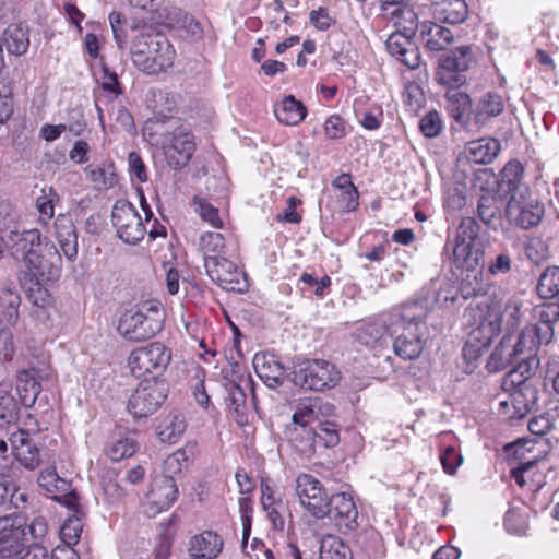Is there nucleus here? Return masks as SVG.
Returning <instances> with one entry per match:
<instances>
[{
	"mask_svg": "<svg viewBox=\"0 0 559 559\" xmlns=\"http://www.w3.org/2000/svg\"><path fill=\"white\" fill-rule=\"evenodd\" d=\"M19 406L14 397L5 390H0V427L15 423Z\"/></svg>",
	"mask_w": 559,
	"mask_h": 559,
	"instance_id": "603ef678",
	"label": "nucleus"
},
{
	"mask_svg": "<svg viewBox=\"0 0 559 559\" xmlns=\"http://www.w3.org/2000/svg\"><path fill=\"white\" fill-rule=\"evenodd\" d=\"M324 133L331 140L342 139L346 134V124L338 115L330 116L324 122Z\"/></svg>",
	"mask_w": 559,
	"mask_h": 559,
	"instance_id": "0e129e2a",
	"label": "nucleus"
},
{
	"mask_svg": "<svg viewBox=\"0 0 559 559\" xmlns=\"http://www.w3.org/2000/svg\"><path fill=\"white\" fill-rule=\"evenodd\" d=\"M178 497V488L173 476L163 475L156 477L147 493L146 514L155 516L156 514L167 510L176 501Z\"/></svg>",
	"mask_w": 559,
	"mask_h": 559,
	"instance_id": "a211bd4d",
	"label": "nucleus"
},
{
	"mask_svg": "<svg viewBox=\"0 0 559 559\" xmlns=\"http://www.w3.org/2000/svg\"><path fill=\"white\" fill-rule=\"evenodd\" d=\"M165 312L156 301L142 302L136 310L126 311L118 321L117 330L126 340L141 342L162 331Z\"/></svg>",
	"mask_w": 559,
	"mask_h": 559,
	"instance_id": "39448f33",
	"label": "nucleus"
},
{
	"mask_svg": "<svg viewBox=\"0 0 559 559\" xmlns=\"http://www.w3.org/2000/svg\"><path fill=\"white\" fill-rule=\"evenodd\" d=\"M223 540L212 531H204L190 539L189 554L192 559H214L222 551Z\"/></svg>",
	"mask_w": 559,
	"mask_h": 559,
	"instance_id": "cd10ccee",
	"label": "nucleus"
},
{
	"mask_svg": "<svg viewBox=\"0 0 559 559\" xmlns=\"http://www.w3.org/2000/svg\"><path fill=\"white\" fill-rule=\"evenodd\" d=\"M334 407L330 403H324L319 399L309 400L300 403L292 416V421L287 426L314 427L319 421V414H331Z\"/></svg>",
	"mask_w": 559,
	"mask_h": 559,
	"instance_id": "bb28decb",
	"label": "nucleus"
},
{
	"mask_svg": "<svg viewBox=\"0 0 559 559\" xmlns=\"http://www.w3.org/2000/svg\"><path fill=\"white\" fill-rule=\"evenodd\" d=\"M542 298H554L559 295V267H547L539 277L537 285Z\"/></svg>",
	"mask_w": 559,
	"mask_h": 559,
	"instance_id": "49530a36",
	"label": "nucleus"
},
{
	"mask_svg": "<svg viewBox=\"0 0 559 559\" xmlns=\"http://www.w3.org/2000/svg\"><path fill=\"white\" fill-rule=\"evenodd\" d=\"M38 484L47 492L52 495L53 500L71 487V484L67 479L61 478L52 467H48L40 472L38 476Z\"/></svg>",
	"mask_w": 559,
	"mask_h": 559,
	"instance_id": "37998d69",
	"label": "nucleus"
},
{
	"mask_svg": "<svg viewBox=\"0 0 559 559\" xmlns=\"http://www.w3.org/2000/svg\"><path fill=\"white\" fill-rule=\"evenodd\" d=\"M111 222L118 237L126 243L135 245L146 234L138 210L127 200L116 201L111 211Z\"/></svg>",
	"mask_w": 559,
	"mask_h": 559,
	"instance_id": "f8f14e48",
	"label": "nucleus"
},
{
	"mask_svg": "<svg viewBox=\"0 0 559 559\" xmlns=\"http://www.w3.org/2000/svg\"><path fill=\"white\" fill-rule=\"evenodd\" d=\"M58 194L50 188L48 193L43 190V195L36 199V207L39 212V223L47 225L55 215V203Z\"/></svg>",
	"mask_w": 559,
	"mask_h": 559,
	"instance_id": "5fc2aeb1",
	"label": "nucleus"
},
{
	"mask_svg": "<svg viewBox=\"0 0 559 559\" xmlns=\"http://www.w3.org/2000/svg\"><path fill=\"white\" fill-rule=\"evenodd\" d=\"M516 367L509 371L504 385L510 382L512 385H528L526 381L534 374L539 366L537 355L521 357Z\"/></svg>",
	"mask_w": 559,
	"mask_h": 559,
	"instance_id": "4c0bfd02",
	"label": "nucleus"
},
{
	"mask_svg": "<svg viewBox=\"0 0 559 559\" xmlns=\"http://www.w3.org/2000/svg\"><path fill=\"white\" fill-rule=\"evenodd\" d=\"M420 314V304L409 302L393 308L379 320L367 324L361 331L360 338L367 345L383 346L394 337V332H400L401 320H414Z\"/></svg>",
	"mask_w": 559,
	"mask_h": 559,
	"instance_id": "0eeeda50",
	"label": "nucleus"
},
{
	"mask_svg": "<svg viewBox=\"0 0 559 559\" xmlns=\"http://www.w3.org/2000/svg\"><path fill=\"white\" fill-rule=\"evenodd\" d=\"M200 250L203 255L204 266L210 264V261L226 255L225 238L219 233L207 231L200 237Z\"/></svg>",
	"mask_w": 559,
	"mask_h": 559,
	"instance_id": "c9c22d12",
	"label": "nucleus"
},
{
	"mask_svg": "<svg viewBox=\"0 0 559 559\" xmlns=\"http://www.w3.org/2000/svg\"><path fill=\"white\" fill-rule=\"evenodd\" d=\"M83 518L71 514L60 527V538L63 544L76 545L83 531Z\"/></svg>",
	"mask_w": 559,
	"mask_h": 559,
	"instance_id": "de8ad7c7",
	"label": "nucleus"
},
{
	"mask_svg": "<svg viewBox=\"0 0 559 559\" xmlns=\"http://www.w3.org/2000/svg\"><path fill=\"white\" fill-rule=\"evenodd\" d=\"M504 109L502 97L493 92L484 94L475 108V120L478 124L487 123L491 118L499 116Z\"/></svg>",
	"mask_w": 559,
	"mask_h": 559,
	"instance_id": "f704fd0d",
	"label": "nucleus"
},
{
	"mask_svg": "<svg viewBox=\"0 0 559 559\" xmlns=\"http://www.w3.org/2000/svg\"><path fill=\"white\" fill-rule=\"evenodd\" d=\"M445 473L453 475L462 464L463 457L454 447H447L440 456Z\"/></svg>",
	"mask_w": 559,
	"mask_h": 559,
	"instance_id": "69168bd1",
	"label": "nucleus"
},
{
	"mask_svg": "<svg viewBox=\"0 0 559 559\" xmlns=\"http://www.w3.org/2000/svg\"><path fill=\"white\" fill-rule=\"evenodd\" d=\"M48 532V524L45 518L36 516L29 525L26 524V533L28 536V547L41 543Z\"/></svg>",
	"mask_w": 559,
	"mask_h": 559,
	"instance_id": "bf43d9fd",
	"label": "nucleus"
},
{
	"mask_svg": "<svg viewBox=\"0 0 559 559\" xmlns=\"http://www.w3.org/2000/svg\"><path fill=\"white\" fill-rule=\"evenodd\" d=\"M194 211L200 215L202 221L206 222L214 228H222L224 223L219 216L218 209L209 203L201 197H194L192 200Z\"/></svg>",
	"mask_w": 559,
	"mask_h": 559,
	"instance_id": "09e8293b",
	"label": "nucleus"
},
{
	"mask_svg": "<svg viewBox=\"0 0 559 559\" xmlns=\"http://www.w3.org/2000/svg\"><path fill=\"white\" fill-rule=\"evenodd\" d=\"M238 506L242 522V546L246 547L251 530V499L249 497L242 496L238 500Z\"/></svg>",
	"mask_w": 559,
	"mask_h": 559,
	"instance_id": "052dcab7",
	"label": "nucleus"
},
{
	"mask_svg": "<svg viewBox=\"0 0 559 559\" xmlns=\"http://www.w3.org/2000/svg\"><path fill=\"white\" fill-rule=\"evenodd\" d=\"M21 296L13 285L0 289V325H17Z\"/></svg>",
	"mask_w": 559,
	"mask_h": 559,
	"instance_id": "2f4dec72",
	"label": "nucleus"
},
{
	"mask_svg": "<svg viewBox=\"0 0 559 559\" xmlns=\"http://www.w3.org/2000/svg\"><path fill=\"white\" fill-rule=\"evenodd\" d=\"M401 0H382L381 9L383 11H390L392 19L395 21V24L400 23V19L403 17L405 21H408L413 24L416 20V14L413 10L404 8L400 4Z\"/></svg>",
	"mask_w": 559,
	"mask_h": 559,
	"instance_id": "6e6d98bb",
	"label": "nucleus"
},
{
	"mask_svg": "<svg viewBox=\"0 0 559 559\" xmlns=\"http://www.w3.org/2000/svg\"><path fill=\"white\" fill-rule=\"evenodd\" d=\"M7 242L13 259L23 263L37 281H56L60 277L61 254L53 242L41 240L38 229L11 230Z\"/></svg>",
	"mask_w": 559,
	"mask_h": 559,
	"instance_id": "f03ea898",
	"label": "nucleus"
},
{
	"mask_svg": "<svg viewBox=\"0 0 559 559\" xmlns=\"http://www.w3.org/2000/svg\"><path fill=\"white\" fill-rule=\"evenodd\" d=\"M424 46L430 51H441L454 41V36L448 27L425 21L416 25Z\"/></svg>",
	"mask_w": 559,
	"mask_h": 559,
	"instance_id": "a878e982",
	"label": "nucleus"
},
{
	"mask_svg": "<svg viewBox=\"0 0 559 559\" xmlns=\"http://www.w3.org/2000/svg\"><path fill=\"white\" fill-rule=\"evenodd\" d=\"M204 267L210 278L222 288L226 290H241L239 284L243 278V273L226 255L216 259V261H210V264Z\"/></svg>",
	"mask_w": 559,
	"mask_h": 559,
	"instance_id": "6ab92c4d",
	"label": "nucleus"
},
{
	"mask_svg": "<svg viewBox=\"0 0 559 559\" xmlns=\"http://www.w3.org/2000/svg\"><path fill=\"white\" fill-rule=\"evenodd\" d=\"M187 461L185 451H176L164 461L165 475L171 476L181 472L182 463Z\"/></svg>",
	"mask_w": 559,
	"mask_h": 559,
	"instance_id": "774afa93",
	"label": "nucleus"
},
{
	"mask_svg": "<svg viewBox=\"0 0 559 559\" xmlns=\"http://www.w3.org/2000/svg\"><path fill=\"white\" fill-rule=\"evenodd\" d=\"M166 396L164 382L145 378L130 396L128 409L134 417H147L160 407Z\"/></svg>",
	"mask_w": 559,
	"mask_h": 559,
	"instance_id": "ddd939ff",
	"label": "nucleus"
},
{
	"mask_svg": "<svg viewBox=\"0 0 559 559\" xmlns=\"http://www.w3.org/2000/svg\"><path fill=\"white\" fill-rule=\"evenodd\" d=\"M469 312L475 319L477 330L484 337L485 345H488L501 332L503 316L507 329L510 331L519 326L523 317L522 304L518 300H510L504 307L503 314L500 307L487 304L469 308Z\"/></svg>",
	"mask_w": 559,
	"mask_h": 559,
	"instance_id": "423d86ee",
	"label": "nucleus"
},
{
	"mask_svg": "<svg viewBox=\"0 0 559 559\" xmlns=\"http://www.w3.org/2000/svg\"><path fill=\"white\" fill-rule=\"evenodd\" d=\"M46 377H48L46 369L35 367L23 369L17 373L16 391L23 406L32 407L35 404L41 391L39 380Z\"/></svg>",
	"mask_w": 559,
	"mask_h": 559,
	"instance_id": "4be33fe9",
	"label": "nucleus"
},
{
	"mask_svg": "<svg viewBox=\"0 0 559 559\" xmlns=\"http://www.w3.org/2000/svg\"><path fill=\"white\" fill-rule=\"evenodd\" d=\"M501 203L492 194H485L478 201V215L484 224L497 229L501 224L500 215Z\"/></svg>",
	"mask_w": 559,
	"mask_h": 559,
	"instance_id": "a19ab883",
	"label": "nucleus"
},
{
	"mask_svg": "<svg viewBox=\"0 0 559 559\" xmlns=\"http://www.w3.org/2000/svg\"><path fill=\"white\" fill-rule=\"evenodd\" d=\"M523 166L516 160H511L501 169L497 193L500 198L522 197L528 193V187L522 181Z\"/></svg>",
	"mask_w": 559,
	"mask_h": 559,
	"instance_id": "aec40b11",
	"label": "nucleus"
},
{
	"mask_svg": "<svg viewBox=\"0 0 559 559\" xmlns=\"http://www.w3.org/2000/svg\"><path fill=\"white\" fill-rule=\"evenodd\" d=\"M320 559H353L349 547L336 535L328 534L320 542Z\"/></svg>",
	"mask_w": 559,
	"mask_h": 559,
	"instance_id": "79ce46f5",
	"label": "nucleus"
},
{
	"mask_svg": "<svg viewBox=\"0 0 559 559\" xmlns=\"http://www.w3.org/2000/svg\"><path fill=\"white\" fill-rule=\"evenodd\" d=\"M253 368L258 377L270 388H277L284 381V367L272 354L258 353L253 357Z\"/></svg>",
	"mask_w": 559,
	"mask_h": 559,
	"instance_id": "b1692460",
	"label": "nucleus"
},
{
	"mask_svg": "<svg viewBox=\"0 0 559 559\" xmlns=\"http://www.w3.org/2000/svg\"><path fill=\"white\" fill-rule=\"evenodd\" d=\"M512 345L516 349V359L521 357L536 355L538 346L536 331L532 326H526L516 337L512 336Z\"/></svg>",
	"mask_w": 559,
	"mask_h": 559,
	"instance_id": "a18cd8bd",
	"label": "nucleus"
},
{
	"mask_svg": "<svg viewBox=\"0 0 559 559\" xmlns=\"http://www.w3.org/2000/svg\"><path fill=\"white\" fill-rule=\"evenodd\" d=\"M506 216L510 223L528 229L539 224L544 216V207L531 198L530 192L522 197H511L506 204Z\"/></svg>",
	"mask_w": 559,
	"mask_h": 559,
	"instance_id": "2eb2a0df",
	"label": "nucleus"
},
{
	"mask_svg": "<svg viewBox=\"0 0 559 559\" xmlns=\"http://www.w3.org/2000/svg\"><path fill=\"white\" fill-rule=\"evenodd\" d=\"M515 361H518L516 349H514V346L512 345V335L508 334L503 336L490 354L486 368L489 372H498Z\"/></svg>",
	"mask_w": 559,
	"mask_h": 559,
	"instance_id": "473e14b6",
	"label": "nucleus"
},
{
	"mask_svg": "<svg viewBox=\"0 0 559 559\" xmlns=\"http://www.w3.org/2000/svg\"><path fill=\"white\" fill-rule=\"evenodd\" d=\"M28 552V536L23 516H0V559H22Z\"/></svg>",
	"mask_w": 559,
	"mask_h": 559,
	"instance_id": "9d476101",
	"label": "nucleus"
},
{
	"mask_svg": "<svg viewBox=\"0 0 559 559\" xmlns=\"http://www.w3.org/2000/svg\"><path fill=\"white\" fill-rule=\"evenodd\" d=\"M425 309L420 305V314L414 320H401L400 332H394L392 347L396 356L403 360L417 359L424 349L423 330Z\"/></svg>",
	"mask_w": 559,
	"mask_h": 559,
	"instance_id": "9b49d317",
	"label": "nucleus"
},
{
	"mask_svg": "<svg viewBox=\"0 0 559 559\" xmlns=\"http://www.w3.org/2000/svg\"><path fill=\"white\" fill-rule=\"evenodd\" d=\"M316 445L323 448L335 447L340 442V435L336 425L331 421H318L314 426Z\"/></svg>",
	"mask_w": 559,
	"mask_h": 559,
	"instance_id": "8fccbe9b",
	"label": "nucleus"
},
{
	"mask_svg": "<svg viewBox=\"0 0 559 559\" xmlns=\"http://www.w3.org/2000/svg\"><path fill=\"white\" fill-rule=\"evenodd\" d=\"M29 302L40 309H47L52 305V298L49 292L37 281L27 292Z\"/></svg>",
	"mask_w": 559,
	"mask_h": 559,
	"instance_id": "e2e57ef3",
	"label": "nucleus"
},
{
	"mask_svg": "<svg viewBox=\"0 0 559 559\" xmlns=\"http://www.w3.org/2000/svg\"><path fill=\"white\" fill-rule=\"evenodd\" d=\"M274 114L281 123L296 126L305 119L307 109L301 102L289 95L275 105Z\"/></svg>",
	"mask_w": 559,
	"mask_h": 559,
	"instance_id": "72a5a7b5",
	"label": "nucleus"
},
{
	"mask_svg": "<svg viewBox=\"0 0 559 559\" xmlns=\"http://www.w3.org/2000/svg\"><path fill=\"white\" fill-rule=\"evenodd\" d=\"M0 44L13 56H23L29 48V31L22 23H12L3 31Z\"/></svg>",
	"mask_w": 559,
	"mask_h": 559,
	"instance_id": "c756f323",
	"label": "nucleus"
},
{
	"mask_svg": "<svg viewBox=\"0 0 559 559\" xmlns=\"http://www.w3.org/2000/svg\"><path fill=\"white\" fill-rule=\"evenodd\" d=\"M439 19L449 24L463 23L468 15V7L464 0H441L438 3Z\"/></svg>",
	"mask_w": 559,
	"mask_h": 559,
	"instance_id": "ea45409f",
	"label": "nucleus"
},
{
	"mask_svg": "<svg viewBox=\"0 0 559 559\" xmlns=\"http://www.w3.org/2000/svg\"><path fill=\"white\" fill-rule=\"evenodd\" d=\"M309 21L318 31H326L335 23L329 10L323 7L312 10L309 13Z\"/></svg>",
	"mask_w": 559,
	"mask_h": 559,
	"instance_id": "338daca9",
	"label": "nucleus"
},
{
	"mask_svg": "<svg viewBox=\"0 0 559 559\" xmlns=\"http://www.w3.org/2000/svg\"><path fill=\"white\" fill-rule=\"evenodd\" d=\"M53 227L55 236L64 257L73 261L78 255V234L72 218L69 215L59 214Z\"/></svg>",
	"mask_w": 559,
	"mask_h": 559,
	"instance_id": "393cba45",
	"label": "nucleus"
},
{
	"mask_svg": "<svg viewBox=\"0 0 559 559\" xmlns=\"http://www.w3.org/2000/svg\"><path fill=\"white\" fill-rule=\"evenodd\" d=\"M139 449L138 442L130 437L121 438L116 441H114L108 448H107V455L112 461H120L126 457L132 456Z\"/></svg>",
	"mask_w": 559,
	"mask_h": 559,
	"instance_id": "3c124183",
	"label": "nucleus"
},
{
	"mask_svg": "<svg viewBox=\"0 0 559 559\" xmlns=\"http://www.w3.org/2000/svg\"><path fill=\"white\" fill-rule=\"evenodd\" d=\"M474 61L471 46H460L448 55L440 57L436 71V81L448 87L445 94L447 109L451 117L461 121L471 109L468 94L459 88L467 82L466 72Z\"/></svg>",
	"mask_w": 559,
	"mask_h": 559,
	"instance_id": "7ed1b4c3",
	"label": "nucleus"
},
{
	"mask_svg": "<svg viewBox=\"0 0 559 559\" xmlns=\"http://www.w3.org/2000/svg\"><path fill=\"white\" fill-rule=\"evenodd\" d=\"M170 358L168 348L159 342H154L132 350L128 364L134 377L141 378L150 374V378L156 379L164 372Z\"/></svg>",
	"mask_w": 559,
	"mask_h": 559,
	"instance_id": "1a4fd4ad",
	"label": "nucleus"
},
{
	"mask_svg": "<svg viewBox=\"0 0 559 559\" xmlns=\"http://www.w3.org/2000/svg\"><path fill=\"white\" fill-rule=\"evenodd\" d=\"M84 174L96 189H108L116 183L112 164H91L84 168Z\"/></svg>",
	"mask_w": 559,
	"mask_h": 559,
	"instance_id": "58836bf2",
	"label": "nucleus"
},
{
	"mask_svg": "<svg viewBox=\"0 0 559 559\" xmlns=\"http://www.w3.org/2000/svg\"><path fill=\"white\" fill-rule=\"evenodd\" d=\"M134 66L144 73L157 74L174 63L175 50L162 35L144 25L134 37L131 47Z\"/></svg>",
	"mask_w": 559,
	"mask_h": 559,
	"instance_id": "20e7f679",
	"label": "nucleus"
},
{
	"mask_svg": "<svg viewBox=\"0 0 559 559\" xmlns=\"http://www.w3.org/2000/svg\"><path fill=\"white\" fill-rule=\"evenodd\" d=\"M341 379L337 368L324 359L306 360L296 366L293 381L296 385L313 391L334 388Z\"/></svg>",
	"mask_w": 559,
	"mask_h": 559,
	"instance_id": "6e6552de",
	"label": "nucleus"
},
{
	"mask_svg": "<svg viewBox=\"0 0 559 559\" xmlns=\"http://www.w3.org/2000/svg\"><path fill=\"white\" fill-rule=\"evenodd\" d=\"M163 150L169 166L176 169L185 167L195 150L192 133L185 128L177 129L166 136Z\"/></svg>",
	"mask_w": 559,
	"mask_h": 559,
	"instance_id": "dca6fc26",
	"label": "nucleus"
},
{
	"mask_svg": "<svg viewBox=\"0 0 559 559\" xmlns=\"http://www.w3.org/2000/svg\"><path fill=\"white\" fill-rule=\"evenodd\" d=\"M285 438L301 456L310 457L316 452L314 427L286 426Z\"/></svg>",
	"mask_w": 559,
	"mask_h": 559,
	"instance_id": "c85d7f7f",
	"label": "nucleus"
},
{
	"mask_svg": "<svg viewBox=\"0 0 559 559\" xmlns=\"http://www.w3.org/2000/svg\"><path fill=\"white\" fill-rule=\"evenodd\" d=\"M411 44V38L402 33H392L386 39L388 51L396 59L405 53Z\"/></svg>",
	"mask_w": 559,
	"mask_h": 559,
	"instance_id": "680f3d73",
	"label": "nucleus"
},
{
	"mask_svg": "<svg viewBox=\"0 0 559 559\" xmlns=\"http://www.w3.org/2000/svg\"><path fill=\"white\" fill-rule=\"evenodd\" d=\"M419 129L427 138L437 136L442 130V120L440 115L435 110L427 112L420 119Z\"/></svg>",
	"mask_w": 559,
	"mask_h": 559,
	"instance_id": "13d9d810",
	"label": "nucleus"
},
{
	"mask_svg": "<svg viewBox=\"0 0 559 559\" xmlns=\"http://www.w3.org/2000/svg\"><path fill=\"white\" fill-rule=\"evenodd\" d=\"M296 495L300 504L316 519L330 513L329 495L319 479L310 474H300L296 479Z\"/></svg>",
	"mask_w": 559,
	"mask_h": 559,
	"instance_id": "4468645a",
	"label": "nucleus"
},
{
	"mask_svg": "<svg viewBox=\"0 0 559 559\" xmlns=\"http://www.w3.org/2000/svg\"><path fill=\"white\" fill-rule=\"evenodd\" d=\"M537 403L536 391L531 385H515L508 400L500 401V409L510 418H521Z\"/></svg>",
	"mask_w": 559,
	"mask_h": 559,
	"instance_id": "412c9836",
	"label": "nucleus"
},
{
	"mask_svg": "<svg viewBox=\"0 0 559 559\" xmlns=\"http://www.w3.org/2000/svg\"><path fill=\"white\" fill-rule=\"evenodd\" d=\"M329 508L331 516L343 534H349L359 527L358 510L353 498L345 492H337L329 497Z\"/></svg>",
	"mask_w": 559,
	"mask_h": 559,
	"instance_id": "f3484780",
	"label": "nucleus"
},
{
	"mask_svg": "<svg viewBox=\"0 0 559 559\" xmlns=\"http://www.w3.org/2000/svg\"><path fill=\"white\" fill-rule=\"evenodd\" d=\"M536 324L531 325L536 331L537 343L548 345L554 337V323L559 321V302L549 301L534 309Z\"/></svg>",
	"mask_w": 559,
	"mask_h": 559,
	"instance_id": "5701e85b",
	"label": "nucleus"
},
{
	"mask_svg": "<svg viewBox=\"0 0 559 559\" xmlns=\"http://www.w3.org/2000/svg\"><path fill=\"white\" fill-rule=\"evenodd\" d=\"M187 424L181 415H171L164 419L159 426L158 436L162 441L177 442L185 433Z\"/></svg>",
	"mask_w": 559,
	"mask_h": 559,
	"instance_id": "c03bdc74",
	"label": "nucleus"
},
{
	"mask_svg": "<svg viewBox=\"0 0 559 559\" xmlns=\"http://www.w3.org/2000/svg\"><path fill=\"white\" fill-rule=\"evenodd\" d=\"M226 403L229 409V413L234 416L235 421L239 426H243L247 424V415H246V393L242 388L235 383L229 382L226 384Z\"/></svg>",
	"mask_w": 559,
	"mask_h": 559,
	"instance_id": "e433bc0d",
	"label": "nucleus"
},
{
	"mask_svg": "<svg viewBox=\"0 0 559 559\" xmlns=\"http://www.w3.org/2000/svg\"><path fill=\"white\" fill-rule=\"evenodd\" d=\"M15 459L28 469L36 468L40 463L39 450L37 447L31 442L26 444L24 448L20 449L15 453H13Z\"/></svg>",
	"mask_w": 559,
	"mask_h": 559,
	"instance_id": "4d7b16f0",
	"label": "nucleus"
},
{
	"mask_svg": "<svg viewBox=\"0 0 559 559\" xmlns=\"http://www.w3.org/2000/svg\"><path fill=\"white\" fill-rule=\"evenodd\" d=\"M485 243L479 237V225L472 217L460 222L452 249L453 261L464 269L462 292L467 297L486 295L491 283L484 273Z\"/></svg>",
	"mask_w": 559,
	"mask_h": 559,
	"instance_id": "f257e3e1",
	"label": "nucleus"
},
{
	"mask_svg": "<svg viewBox=\"0 0 559 559\" xmlns=\"http://www.w3.org/2000/svg\"><path fill=\"white\" fill-rule=\"evenodd\" d=\"M16 325H0V360L10 361L15 354Z\"/></svg>",
	"mask_w": 559,
	"mask_h": 559,
	"instance_id": "864d4df0",
	"label": "nucleus"
},
{
	"mask_svg": "<svg viewBox=\"0 0 559 559\" xmlns=\"http://www.w3.org/2000/svg\"><path fill=\"white\" fill-rule=\"evenodd\" d=\"M500 148L497 139L481 138L466 144L465 155L475 164H489L498 156Z\"/></svg>",
	"mask_w": 559,
	"mask_h": 559,
	"instance_id": "7c9ffc66",
	"label": "nucleus"
}]
</instances>
